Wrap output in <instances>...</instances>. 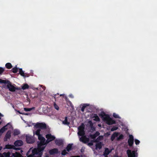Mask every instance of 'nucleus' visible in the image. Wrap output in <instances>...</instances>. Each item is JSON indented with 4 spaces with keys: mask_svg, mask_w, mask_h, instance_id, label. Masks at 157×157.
<instances>
[{
    "mask_svg": "<svg viewBox=\"0 0 157 157\" xmlns=\"http://www.w3.org/2000/svg\"><path fill=\"white\" fill-rule=\"evenodd\" d=\"M38 139L40 142L38 144V148L34 149L32 151V153L27 157H41L43 154V151L45 148V147L42 146L45 144V139L42 136V135L38 136Z\"/></svg>",
    "mask_w": 157,
    "mask_h": 157,
    "instance_id": "nucleus-1",
    "label": "nucleus"
},
{
    "mask_svg": "<svg viewBox=\"0 0 157 157\" xmlns=\"http://www.w3.org/2000/svg\"><path fill=\"white\" fill-rule=\"evenodd\" d=\"M0 83L7 84V88L11 92H14L16 90L20 89L19 87H16L12 85L11 82L9 80H4L0 79Z\"/></svg>",
    "mask_w": 157,
    "mask_h": 157,
    "instance_id": "nucleus-2",
    "label": "nucleus"
},
{
    "mask_svg": "<svg viewBox=\"0 0 157 157\" xmlns=\"http://www.w3.org/2000/svg\"><path fill=\"white\" fill-rule=\"evenodd\" d=\"M105 117H103L104 121H105L106 123L109 124L111 125L113 124H115L116 121L113 120L112 118H110L109 116L107 114H106L105 113H103Z\"/></svg>",
    "mask_w": 157,
    "mask_h": 157,
    "instance_id": "nucleus-3",
    "label": "nucleus"
},
{
    "mask_svg": "<svg viewBox=\"0 0 157 157\" xmlns=\"http://www.w3.org/2000/svg\"><path fill=\"white\" fill-rule=\"evenodd\" d=\"M36 128L42 129H46L47 128L46 124L44 123H37L35 125Z\"/></svg>",
    "mask_w": 157,
    "mask_h": 157,
    "instance_id": "nucleus-4",
    "label": "nucleus"
},
{
    "mask_svg": "<svg viewBox=\"0 0 157 157\" xmlns=\"http://www.w3.org/2000/svg\"><path fill=\"white\" fill-rule=\"evenodd\" d=\"M127 153L128 157H136V155H137V153H136L135 151H132L130 149H128L127 151Z\"/></svg>",
    "mask_w": 157,
    "mask_h": 157,
    "instance_id": "nucleus-5",
    "label": "nucleus"
},
{
    "mask_svg": "<svg viewBox=\"0 0 157 157\" xmlns=\"http://www.w3.org/2000/svg\"><path fill=\"white\" fill-rule=\"evenodd\" d=\"M12 127V125L10 123H8L7 124L2 127L0 129V132L2 133L4 132L6 130H7L8 129V127L10 128Z\"/></svg>",
    "mask_w": 157,
    "mask_h": 157,
    "instance_id": "nucleus-6",
    "label": "nucleus"
},
{
    "mask_svg": "<svg viewBox=\"0 0 157 157\" xmlns=\"http://www.w3.org/2000/svg\"><path fill=\"white\" fill-rule=\"evenodd\" d=\"M134 143V137L132 135H129V138L128 140V145L130 147L132 146Z\"/></svg>",
    "mask_w": 157,
    "mask_h": 157,
    "instance_id": "nucleus-7",
    "label": "nucleus"
},
{
    "mask_svg": "<svg viewBox=\"0 0 157 157\" xmlns=\"http://www.w3.org/2000/svg\"><path fill=\"white\" fill-rule=\"evenodd\" d=\"M26 141L27 143L28 144H32L34 142L33 138L30 136H26Z\"/></svg>",
    "mask_w": 157,
    "mask_h": 157,
    "instance_id": "nucleus-8",
    "label": "nucleus"
},
{
    "mask_svg": "<svg viewBox=\"0 0 157 157\" xmlns=\"http://www.w3.org/2000/svg\"><path fill=\"white\" fill-rule=\"evenodd\" d=\"M79 140L80 141L85 144L87 143L89 141V138L86 137L85 136L80 138Z\"/></svg>",
    "mask_w": 157,
    "mask_h": 157,
    "instance_id": "nucleus-9",
    "label": "nucleus"
},
{
    "mask_svg": "<svg viewBox=\"0 0 157 157\" xmlns=\"http://www.w3.org/2000/svg\"><path fill=\"white\" fill-rule=\"evenodd\" d=\"M55 143L56 145L58 146H63V141L62 140L56 139L55 140Z\"/></svg>",
    "mask_w": 157,
    "mask_h": 157,
    "instance_id": "nucleus-10",
    "label": "nucleus"
},
{
    "mask_svg": "<svg viewBox=\"0 0 157 157\" xmlns=\"http://www.w3.org/2000/svg\"><path fill=\"white\" fill-rule=\"evenodd\" d=\"M5 148L7 149H13L15 150H19V148H17L13 145H11L10 144H7L5 146Z\"/></svg>",
    "mask_w": 157,
    "mask_h": 157,
    "instance_id": "nucleus-11",
    "label": "nucleus"
},
{
    "mask_svg": "<svg viewBox=\"0 0 157 157\" xmlns=\"http://www.w3.org/2000/svg\"><path fill=\"white\" fill-rule=\"evenodd\" d=\"M46 138L50 140V141H52L54 140L56 137L55 136L52 135L51 134H48L46 135Z\"/></svg>",
    "mask_w": 157,
    "mask_h": 157,
    "instance_id": "nucleus-12",
    "label": "nucleus"
},
{
    "mask_svg": "<svg viewBox=\"0 0 157 157\" xmlns=\"http://www.w3.org/2000/svg\"><path fill=\"white\" fill-rule=\"evenodd\" d=\"M11 136V131H8L6 132L4 138V141H6L7 139H10Z\"/></svg>",
    "mask_w": 157,
    "mask_h": 157,
    "instance_id": "nucleus-13",
    "label": "nucleus"
},
{
    "mask_svg": "<svg viewBox=\"0 0 157 157\" xmlns=\"http://www.w3.org/2000/svg\"><path fill=\"white\" fill-rule=\"evenodd\" d=\"M23 142L21 140H17L15 142L14 144L16 147H19L23 145Z\"/></svg>",
    "mask_w": 157,
    "mask_h": 157,
    "instance_id": "nucleus-14",
    "label": "nucleus"
},
{
    "mask_svg": "<svg viewBox=\"0 0 157 157\" xmlns=\"http://www.w3.org/2000/svg\"><path fill=\"white\" fill-rule=\"evenodd\" d=\"M49 153L51 155H54L58 153V149L57 148H53L51 149L49 151Z\"/></svg>",
    "mask_w": 157,
    "mask_h": 157,
    "instance_id": "nucleus-15",
    "label": "nucleus"
},
{
    "mask_svg": "<svg viewBox=\"0 0 157 157\" xmlns=\"http://www.w3.org/2000/svg\"><path fill=\"white\" fill-rule=\"evenodd\" d=\"M11 153L10 152H4L2 155H1V157H12L10 155Z\"/></svg>",
    "mask_w": 157,
    "mask_h": 157,
    "instance_id": "nucleus-16",
    "label": "nucleus"
},
{
    "mask_svg": "<svg viewBox=\"0 0 157 157\" xmlns=\"http://www.w3.org/2000/svg\"><path fill=\"white\" fill-rule=\"evenodd\" d=\"M103 139V136H99L96 139L93 141L94 142H98L99 141L102 140Z\"/></svg>",
    "mask_w": 157,
    "mask_h": 157,
    "instance_id": "nucleus-17",
    "label": "nucleus"
},
{
    "mask_svg": "<svg viewBox=\"0 0 157 157\" xmlns=\"http://www.w3.org/2000/svg\"><path fill=\"white\" fill-rule=\"evenodd\" d=\"M73 144H69L67 145V146L66 147V150L69 152L72 149V146Z\"/></svg>",
    "mask_w": 157,
    "mask_h": 157,
    "instance_id": "nucleus-18",
    "label": "nucleus"
},
{
    "mask_svg": "<svg viewBox=\"0 0 157 157\" xmlns=\"http://www.w3.org/2000/svg\"><path fill=\"white\" fill-rule=\"evenodd\" d=\"M85 134V132L84 131H78V136H82V137L84 136Z\"/></svg>",
    "mask_w": 157,
    "mask_h": 157,
    "instance_id": "nucleus-19",
    "label": "nucleus"
},
{
    "mask_svg": "<svg viewBox=\"0 0 157 157\" xmlns=\"http://www.w3.org/2000/svg\"><path fill=\"white\" fill-rule=\"evenodd\" d=\"M102 147V142H99L96 144V148L97 149L98 148L99 149H100Z\"/></svg>",
    "mask_w": 157,
    "mask_h": 157,
    "instance_id": "nucleus-20",
    "label": "nucleus"
},
{
    "mask_svg": "<svg viewBox=\"0 0 157 157\" xmlns=\"http://www.w3.org/2000/svg\"><path fill=\"white\" fill-rule=\"evenodd\" d=\"M85 126L83 123L78 127V131H84Z\"/></svg>",
    "mask_w": 157,
    "mask_h": 157,
    "instance_id": "nucleus-21",
    "label": "nucleus"
},
{
    "mask_svg": "<svg viewBox=\"0 0 157 157\" xmlns=\"http://www.w3.org/2000/svg\"><path fill=\"white\" fill-rule=\"evenodd\" d=\"M117 134L116 132L114 133L113 134H112L111 136V140L112 141H113L114 140L115 138L117 136Z\"/></svg>",
    "mask_w": 157,
    "mask_h": 157,
    "instance_id": "nucleus-22",
    "label": "nucleus"
},
{
    "mask_svg": "<svg viewBox=\"0 0 157 157\" xmlns=\"http://www.w3.org/2000/svg\"><path fill=\"white\" fill-rule=\"evenodd\" d=\"M12 156L13 157H21V156L20 153L17 152H15L14 153H13Z\"/></svg>",
    "mask_w": 157,
    "mask_h": 157,
    "instance_id": "nucleus-23",
    "label": "nucleus"
},
{
    "mask_svg": "<svg viewBox=\"0 0 157 157\" xmlns=\"http://www.w3.org/2000/svg\"><path fill=\"white\" fill-rule=\"evenodd\" d=\"M63 123L66 125H69L70 124V122L68 121L67 118V117H65L64 120L63 121Z\"/></svg>",
    "mask_w": 157,
    "mask_h": 157,
    "instance_id": "nucleus-24",
    "label": "nucleus"
},
{
    "mask_svg": "<svg viewBox=\"0 0 157 157\" xmlns=\"http://www.w3.org/2000/svg\"><path fill=\"white\" fill-rule=\"evenodd\" d=\"M111 152V151H110L108 148H105V149L104 152L103 154L109 155L110 153Z\"/></svg>",
    "mask_w": 157,
    "mask_h": 157,
    "instance_id": "nucleus-25",
    "label": "nucleus"
},
{
    "mask_svg": "<svg viewBox=\"0 0 157 157\" xmlns=\"http://www.w3.org/2000/svg\"><path fill=\"white\" fill-rule=\"evenodd\" d=\"M93 117L94 118V120L97 121H100V119L98 117V116L96 114H95L94 115Z\"/></svg>",
    "mask_w": 157,
    "mask_h": 157,
    "instance_id": "nucleus-26",
    "label": "nucleus"
},
{
    "mask_svg": "<svg viewBox=\"0 0 157 157\" xmlns=\"http://www.w3.org/2000/svg\"><path fill=\"white\" fill-rule=\"evenodd\" d=\"M20 134V132L17 129H14L13 131V135L14 136L18 135Z\"/></svg>",
    "mask_w": 157,
    "mask_h": 157,
    "instance_id": "nucleus-27",
    "label": "nucleus"
},
{
    "mask_svg": "<svg viewBox=\"0 0 157 157\" xmlns=\"http://www.w3.org/2000/svg\"><path fill=\"white\" fill-rule=\"evenodd\" d=\"M5 66L6 68L10 69L12 68V66L11 63H8L6 64Z\"/></svg>",
    "mask_w": 157,
    "mask_h": 157,
    "instance_id": "nucleus-28",
    "label": "nucleus"
},
{
    "mask_svg": "<svg viewBox=\"0 0 157 157\" xmlns=\"http://www.w3.org/2000/svg\"><path fill=\"white\" fill-rule=\"evenodd\" d=\"M19 73L20 75L24 77H26V76L25 75L24 71H22V68L19 69Z\"/></svg>",
    "mask_w": 157,
    "mask_h": 157,
    "instance_id": "nucleus-29",
    "label": "nucleus"
},
{
    "mask_svg": "<svg viewBox=\"0 0 157 157\" xmlns=\"http://www.w3.org/2000/svg\"><path fill=\"white\" fill-rule=\"evenodd\" d=\"M29 87V86L26 83L24 84L22 86V89L23 90H25L26 89H28Z\"/></svg>",
    "mask_w": 157,
    "mask_h": 157,
    "instance_id": "nucleus-30",
    "label": "nucleus"
},
{
    "mask_svg": "<svg viewBox=\"0 0 157 157\" xmlns=\"http://www.w3.org/2000/svg\"><path fill=\"white\" fill-rule=\"evenodd\" d=\"M11 70L12 72L14 73H16L18 71V68L17 67H14Z\"/></svg>",
    "mask_w": 157,
    "mask_h": 157,
    "instance_id": "nucleus-31",
    "label": "nucleus"
},
{
    "mask_svg": "<svg viewBox=\"0 0 157 157\" xmlns=\"http://www.w3.org/2000/svg\"><path fill=\"white\" fill-rule=\"evenodd\" d=\"M34 109V107H32V108H24V110L26 111H30Z\"/></svg>",
    "mask_w": 157,
    "mask_h": 157,
    "instance_id": "nucleus-32",
    "label": "nucleus"
},
{
    "mask_svg": "<svg viewBox=\"0 0 157 157\" xmlns=\"http://www.w3.org/2000/svg\"><path fill=\"white\" fill-rule=\"evenodd\" d=\"M113 116L115 118H117L119 119H121V117L119 116L117 114L115 113H114L113 114Z\"/></svg>",
    "mask_w": 157,
    "mask_h": 157,
    "instance_id": "nucleus-33",
    "label": "nucleus"
},
{
    "mask_svg": "<svg viewBox=\"0 0 157 157\" xmlns=\"http://www.w3.org/2000/svg\"><path fill=\"white\" fill-rule=\"evenodd\" d=\"M40 129L38 128V129H37L36 131L35 134L38 136H39L40 135H41V134H40Z\"/></svg>",
    "mask_w": 157,
    "mask_h": 157,
    "instance_id": "nucleus-34",
    "label": "nucleus"
},
{
    "mask_svg": "<svg viewBox=\"0 0 157 157\" xmlns=\"http://www.w3.org/2000/svg\"><path fill=\"white\" fill-rule=\"evenodd\" d=\"M67 154H68V153L66 151V150L65 149L63 150L61 152V154L63 155H65Z\"/></svg>",
    "mask_w": 157,
    "mask_h": 157,
    "instance_id": "nucleus-35",
    "label": "nucleus"
},
{
    "mask_svg": "<svg viewBox=\"0 0 157 157\" xmlns=\"http://www.w3.org/2000/svg\"><path fill=\"white\" fill-rule=\"evenodd\" d=\"M5 71V68L1 67H0V75H1Z\"/></svg>",
    "mask_w": 157,
    "mask_h": 157,
    "instance_id": "nucleus-36",
    "label": "nucleus"
},
{
    "mask_svg": "<svg viewBox=\"0 0 157 157\" xmlns=\"http://www.w3.org/2000/svg\"><path fill=\"white\" fill-rule=\"evenodd\" d=\"M118 127L116 126H113L111 129V131H113L117 130L118 129Z\"/></svg>",
    "mask_w": 157,
    "mask_h": 157,
    "instance_id": "nucleus-37",
    "label": "nucleus"
},
{
    "mask_svg": "<svg viewBox=\"0 0 157 157\" xmlns=\"http://www.w3.org/2000/svg\"><path fill=\"white\" fill-rule=\"evenodd\" d=\"M123 138H124V136L122 134H121L117 138V140H120L122 139Z\"/></svg>",
    "mask_w": 157,
    "mask_h": 157,
    "instance_id": "nucleus-38",
    "label": "nucleus"
},
{
    "mask_svg": "<svg viewBox=\"0 0 157 157\" xmlns=\"http://www.w3.org/2000/svg\"><path fill=\"white\" fill-rule=\"evenodd\" d=\"M54 106L55 109H56L57 110H58L59 109V107L55 103H54Z\"/></svg>",
    "mask_w": 157,
    "mask_h": 157,
    "instance_id": "nucleus-39",
    "label": "nucleus"
},
{
    "mask_svg": "<svg viewBox=\"0 0 157 157\" xmlns=\"http://www.w3.org/2000/svg\"><path fill=\"white\" fill-rule=\"evenodd\" d=\"M86 107V104H84V105L82 106V107L81 108V111L82 112H83L84 111Z\"/></svg>",
    "mask_w": 157,
    "mask_h": 157,
    "instance_id": "nucleus-40",
    "label": "nucleus"
},
{
    "mask_svg": "<svg viewBox=\"0 0 157 157\" xmlns=\"http://www.w3.org/2000/svg\"><path fill=\"white\" fill-rule=\"evenodd\" d=\"M90 138L92 139H95L96 137V136L94 134L90 135Z\"/></svg>",
    "mask_w": 157,
    "mask_h": 157,
    "instance_id": "nucleus-41",
    "label": "nucleus"
},
{
    "mask_svg": "<svg viewBox=\"0 0 157 157\" xmlns=\"http://www.w3.org/2000/svg\"><path fill=\"white\" fill-rule=\"evenodd\" d=\"M135 144L137 145L139 144L140 143V141L137 139H135Z\"/></svg>",
    "mask_w": 157,
    "mask_h": 157,
    "instance_id": "nucleus-42",
    "label": "nucleus"
},
{
    "mask_svg": "<svg viewBox=\"0 0 157 157\" xmlns=\"http://www.w3.org/2000/svg\"><path fill=\"white\" fill-rule=\"evenodd\" d=\"M94 134L97 137L100 135V133L98 132L97 131L94 133Z\"/></svg>",
    "mask_w": 157,
    "mask_h": 157,
    "instance_id": "nucleus-43",
    "label": "nucleus"
},
{
    "mask_svg": "<svg viewBox=\"0 0 157 157\" xmlns=\"http://www.w3.org/2000/svg\"><path fill=\"white\" fill-rule=\"evenodd\" d=\"M18 112L19 113L21 114H24V115H28L29 114V113H22L20 112L19 111H18Z\"/></svg>",
    "mask_w": 157,
    "mask_h": 157,
    "instance_id": "nucleus-44",
    "label": "nucleus"
},
{
    "mask_svg": "<svg viewBox=\"0 0 157 157\" xmlns=\"http://www.w3.org/2000/svg\"><path fill=\"white\" fill-rule=\"evenodd\" d=\"M88 145L89 146H91L93 145V143L92 142H91L88 143Z\"/></svg>",
    "mask_w": 157,
    "mask_h": 157,
    "instance_id": "nucleus-45",
    "label": "nucleus"
},
{
    "mask_svg": "<svg viewBox=\"0 0 157 157\" xmlns=\"http://www.w3.org/2000/svg\"><path fill=\"white\" fill-rule=\"evenodd\" d=\"M51 141H50V140H49L47 139L46 140V144H47L49 142H50Z\"/></svg>",
    "mask_w": 157,
    "mask_h": 157,
    "instance_id": "nucleus-46",
    "label": "nucleus"
},
{
    "mask_svg": "<svg viewBox=\"0 0 157 157\" xmlns=\"http://www.w3.org/2000/svg\"><path fill=\"white\" fill-rule=\"evenodd\" d=\"M59 94L58 93H57V94H56L54 95V98L55 99V100H56V98L57 97V95H59Z\"/></svg>",
    "mask_w": 157,
    "mask_h": 157,
    "instance_id": "nucleus-47",
    "label": "nucleus"
},
{
    "mask_svg": "<svg viewBox=\"0 0 157 157\" xmlns=\"http://www.w3.org/2000/svg\"><path fill=\"white\" fill-rule=\"evenodd\" d=\"M3 115L0 113V120L1 119V117H3Z\"/></svg>",
    "mask_w": 157,
    "mask_h": 157,
    "instance_id": "nucleus-48",
    "label": "nucleus"
},
{
    "mask_svg": "<svg viewBox=\"0 0 157 157\" xmlns=\"http://www.w3.org/2000/svg\"><path fill=\"white\" fill-rule=\"evenodd\" d=\"M108 155L103 154V155L105 157H108Z\"/></svg>",
    "mask_w": 157,
    "mask_h": 157,
    "instance_id": "nucleus-49",
    "label": "nucleus"
},
{
    "mask_svg": "<svg viewBox=\"0 0 157 157\" xmlns=\"http://www.w3.org/2000/svg\"><path fill=\"white\" fill-rule=\"evenodd\" d=\"M72 157H80V156L79 155H76V156H73Z\"/></svg>",
    "mask_w": 157,
    "mask_h": 157,
    "instance_id": "nucleus-50",
    "label": "nucleus"
},
{
    "mask_svg": "<svg viewBox=\"0 0 157 157\" xmlns=\"http://www.w3.org/2000/svg\"><path fill=\"white\" fill-rule=\"evenodd\" d=\"M114 157H122L121 156H118V155H116V156H114Z\"/></svg>",
    "mask_w": 157,
    "mask_h": 157,
    "instance_id": "nucleus-51",
    "label": "nucleus"
},
{
    "mask_svg": "<svg viewBox=\"0 0 157 157\" xmlns=\"http://www.w3.org/2000/svg\"><path fill=\"white\" fill-rule=\"evenodd\" d=\"M2 133L0 132V137H1V135H2Z\"/></svg>",
    "mask_w": 157,
    "mask_h": 157,
    "instance_id": "nucleus-52",
    "label": "nucleus"
},
{
    "mask_svg": "<svg viewBox=\"0 0 157 157\" xmlns=\"http://www.w3.org/2000/svg\"><path fill=\"white\" fill-rule=\"evenodd\" d=\"M2 147H0V151L2 149Z\"/></svg>",
    "mask_w": 157,
    "mask_h": 157,
    "instance_id": "nucleus-53",
    "label": "nucleus"
},
{
    "mask_svg": "<svg viewBox=\"0 0 157 157\" xmlns=\"http://www.w3.org/2000/svg\"><path fill=\"white\" fill-rule=\"evenodd\" d=\"M64 94H61L60 95V96H63V95Z\"/></svg>",
    "mask_w": 157,
    "mask_h": 157,
    "instance_id": "nucleus-54",
    "label": "nucleus"
},
{
    "mask_svg": "<svg viewBox=\"0 0 157 157\" xmlns=\"http://www.w3.org/2000/svg\"><path fill=\"white\" fill-rule=\"evenodd\" d=\"M84 151V150L83 151L82 149L81 150V152H83V151Z\"/></svg>",
    "mask_w": 157,
    "mask_h": 157,
    "instance_id": "nucleus-55",
    "label": "nucleus"
},
{
    "mask_svg": "<svg viewBox=\"0 0 157 157\" xmlns=\"http://www.w3.org/2000/svg\"><path fill=\"white\" fill-rule=\"evenodd\" d=\"M107 133L108 134V135H109V134L107 132Z\"/></svg>",
    "mask_w": 157,
    "mask_h": 157,
    "instance_id": "nucleus-56",
    "label": "nucleus"
},
{
    "mask_svg": "<svg viewBox=\"0 0 157 157\" xmlns=\"http://www.w3.org/2000/svg\"><path fill=\"white\" fill-rule=\"evenodd\" d=\"M90 122L91 123H92V122H91V121H90Z\"/></svg>",
    "mask_w": 157,
    "mask_h": 157,
    "instance_id": "nucleus-57",
    "label": "nucleus"
}]
</instances>
